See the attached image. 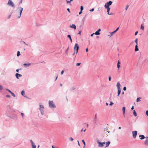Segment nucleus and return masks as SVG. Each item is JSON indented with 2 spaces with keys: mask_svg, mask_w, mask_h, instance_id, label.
Segmentation results:
<instances>
[{
  "mask_svg": "<svg viewBox=\"0 0 148 148\" xmlns=\"http://www.w3.org/2000/svg\"><path fill=\"white\" fill-rule=\"evenodd\" d=\"M110 132L107 127L105 128L103 132V134L104 136H108L110 134Z\"/></svg>",
  "mask_w": 148,
  "mask_h": 148,
  "instance_id": "1",
  "label": "nucleus"
},
{
  "mask_svg": "<svg viewBox=\"0 0 148 148\" xmlns=\"http://www.w3.org/2000/svg\"><path fill=\"white\" fill-rule=\"evenodd\" d=\"M112 3V2L111 1H110L109 2H107L106 3L104 7L105 8H110L109 6L111 5Z\"/></svg>",
  "mask_w": 148,
  "mask_h": 148,
  "instance_id": "2",
  "label": "nucleus"
},
{
  "mask_svg": "<svg viewBox=\"0 0 148 148\" xmlns=\"http://www.w3.org/2000/svg\"><path fill=\"white\" fill-rule=\"evenodd\" d=\"M49 105L51 108H55L56 107L53 102L52 101H49Z\"/></svg>",
  "mask_w": 148,
  "mask_h": 148,
  "instance_id": "3",
  "label": "nucleus"
},
{
  "mask_svg": "<svg viewBox=\"0 0 148 148\" xmlns=\"http://www.w3.org/2000/svg\"><path fill=\"white\" fill-rule=\"evenodd\" d=\"M7 4L12 7H14V3L10 0H9Z\"/></svg>",
  "mask_w": 148,
  "mask_h": 148,
  "instance_id": "4",
  "label": "nucleus"
},
{
  "mask_svg": "<svg viewBox=\"0 0 148 148\" xmlns=\"http://www.w3.org/2000/svg\"><path fill=\"white\" fill-rule=\"evenodd\" d=\"M40 107L39 109L40 110L42 114V115L43 114L44 107L42 105H40Z\"/></svg>",
  "mask_w": 148,
  "mask_h": 148,
  "instance_id": "5",
  "label": "nucleus"
},
{
  "mask_svg": "<svg viewBox=\"0 0 148 148\" xmlns=\"http://www.w3.org/2000/svg\"><path fill=\"white\" fill-rule=\"evenodd\" d=\"M23 10V8L21 7H20L19 8V10L20 11V14L19 15L17 16V18H20L21 16V15L22 12Z\"/></svg>",
  "mask_w": 148,
  "mask_h": 148,
  "instance_id": "6",
  "label": "nucleus"
},
{
  "mask_svg": "<svg viewBox=\"0 0 148 148\" xmlns=\"http://www.w3.org/2000/svg\"><path fill=\"white\" fill-rule=\"evenodd\" d=\"M97 143L99 144L98 146L99 147H103V145L106 143V142H105L101 143L99 141H98Z\"/></svg>",
  "mask_w": 148,
  "mask_h": 148,
  "instance_id": "7",
  "label": "nucleus"
},
{
  "mask_svg": "<svg viewBox=\"0 0 148 148\" xmlns=\"http://www.w3.org/2000/svg\"><path fill=\"white\" fill-rule=\"evenodd\" d=\"M133 136L134 138H135L137 134V131H134L132 132Z\"/></svg>",
  "mask_w": 148,
  "mask_h": 148,
  "instance_id": "8",
  "label": "nucleus"
},
{
  "mask_svg": "<svg viewBox=\"0 0 148 148\" xmlns=\"http://www.w3.org/2000/svg\"><path fill=\"white\" fill-rule=\"evenodd\" d=\"M76 48V53H77L78 52L79 48L78 45L77 43H76L75 45V46L74 48L75 50Z\"/></svg>",
  "mask_w": 148,
  "mask_h": 148,
  "instance_id": "9",
  "label": "nucleus"
},
{
  "mask_svg": "<svg viewBox=\"0 0 148 148\" xmlns=\"http://www.w3.org/2000/svg\"><path fill=\"white\" fill-rule=\"evenodd\" d=\"M30 141L32 144V148H36V146L35 145V144L34 143V142H33V141L31 140H30Z\"/></svg>",
  "mask_w": 148,
  "mask_h": 148,
  "instance_id": "10",
  "label": "nucleus"
},
{
  "mask_svg": "<svg viewBox=\"0 0 148 148\" xmlns=\"http://www.w3.org/2000/svg\"><path fill=\"white\" fill-rule=\"evenodd\" d=\"M16 78L17 79H18V77H21L22 76V75L20 74L17 73H16Z\"/></svg>",
  "mask_w": 148,
  "mask_h": 148,
  "instance_id": "11",
  "label": "nucleus"
},
{
  "mask_svg": "<svg viewBox=\"0 0 148 148\" xmlns=\"http://www.w3.org/2000/svg\"><path fill=\"white\" fill-rule=\"evenodd\" d=\"M122 110L123 111V115L124 116H125V107H123L122 108Z\"/></svg>",
  "mask_w": 148,
  "mask_h": 148,
  "instance_id": "12",
  "label": "nucleus"
},
{
  "mask_svg": "<svg viewBox=\"0 0 148 148\" xmlns=\"http://www.w3.org/2000/svg\"><path fill=\"white\" fill-rule=\"evenodd\" d=\"M107 9V12H108V15H112V13H109V11L110 10V8H106Z\"/></svg>",
  "mask_w": 148,
  "mask_h": 148,
  "instance_id": "13",
  "label": "nucleus"
},
{
  "mask_svg": "<svg viewBox=\"0 0 148 148\" xmlns=\"http://www.w3.org/2000/svg\"><path fill=\"white\" fill-rule=\"evenodd\" d=\"M139 137H140V139L141 140H143L145 138V137L143 135H140Z\"/></svg>",
  "mask_w": 148,
  "mask_h": 148,
  "instance_id": "14",
  "label": "nucleus"
},
{
  "mask_svg": "<svg viewBox=\"0 0 148 148\" xmlns=\"http://www.w3.org/2000/svg\"><path fill=\"white\" fill-rule=\"evenodd\" d=\"M147 138L148 139V137H147ZM144 143L145 145H148V139L145 140Z\"/></svg>",
  "mask_w": 148,
  "mask_h": 148,
  "instance_id": "15",
  "label": "nucleus"
},
{
  "mask_svg": "<svg viewBox=\"0 0 148 148\" xmlns=\"http://www.w3.org/2000/svg\"><path fill=\"white\" fill-rule=\"evenodd\" d=\"M116 86L118 88V89H121L120 88V84L119 82H118Z\"/></svg>",
  "mask_w": 148,
  "mask_h": 148,
  "instance_id": "16",
  "label": "nucleus"
},
{
  "mask_svg": "<svg viewBox=\"0 0 148 148\" xmlns=\"http://www.w3.org/2000/svg\"><path fill=\"white\" fill-rule=\"evenodd\" d=\"M70 27L73 28L75 29H76V26L74 24H72V25L71 26H70Z\"/></svg>",
  "mask_w": 148,
  "mask_h": 148,
  "instance_id": "17",
  "label": "nucleus"
},
{
  "mask_svg": "<svg viewBox=\"0 0 148 148\" xmlns=\"http://www.w3.org/2000/svg\"><path fill=\"white\" fill-rule=\"evenodd\" d=\"M30 63H29L28 64L25 63L23 64V65L25 67H27L29 66L30 65Z\"/></svg>",
  "mask_w": 148,
  "mask_h": 148,
  "instance_id": "18",
  "label": "nucleus"
},
{
  "mask_svg": "<svg viewBox=\"0 0 148 148\" xmlns=\"http://www.w3.org/2000/svg\"><path fill=\"white\" fill-rule=\"evenodd\" d=\"M110 142L109 141H108L106 143V147H108V146L109 145H110Z\"/></svg>",
  "mask_w": 148,
  "mask_h": 148,
  "instance_id": "19",
  "label": "nucleus"
},
{
  "mask_svg": "<svg viewBox=\"0 0 148 148\" xmlns=\"http://www.w3.org/2000/svg\"><path fill=\"white\" fill-rule=\"evenodd\" d=\"M138 50H139V49L138 48L137 45H136L135 46V51H138Z\"/></svg>",
  "mask_w": 148,
  "mask_h": 148,
  "instance_id": "20",
  "label": "nucleus"
},
{
  "mask_svg": "<svg viewBox=\"0 0 148 148\" xmlns=\"http://www.w3.org/2000/svg\"><path fill=\"white\" fill-rule=\"evenodd\" d=\"M120 62L119 60H118V62L117 63V67L118 68H119L120 67Z\"/></svg>",
  "mask_w": 148,
  "mask_h": 148,
  "instance_id": "21",
  "label": "nucleus"
},
{
  "mask_svg": "<svg viewBox=\"0 0 148 148\" xmlns=\"http://www.w3.org/2000/svg\"><path fill=\"white\" fill-rule=\"evenodd\" d=\"M118 95H117V96H119V95L121 93V89H118Z\"/></svg>",
  "mask_w": 148,
  "mask_h": 148,
  "instance_id": "22",
  "label": "nucleus"
},
{
  "mask_svg": "<svg viewBox=\"0 0 148 148\" xmlns=\"http://www.w3.org/2000/svg\"><path fill=\"white\" fill-rule=\"evenodd\" d=\"M67 37H68V38H69V39H70V41H71V42H72V39H71V35H67Z\"/></svg>",
  "mask_w": 148,
  "mask_h": 148,
  "instance_id": "23",
  "label": "nucleus"
},
{
  "mask_svg": "<svg viewBox=\"0 0 148 148\" xmlns=\"http://www.w3.org/2000/svg\"><path fill=\"white\" fill-rule=\"evenodd\" d=\"M133 114L135 116H137V114L134 110H133Z\"/></svg>",
  "mask_w": 148,
  "mask_h": 148,
  "instance_id": "24",
  "label": "nucleus"
},
{
  "mask_svg": "<svg viewBox=\"0 0 148 148\" xmlns=\"http://www.w3.org/2000/svg\"><path fill=\"white\" fill-rule=\"evenodd\" d=\"M21 94L22 95L24 96H25L24 95H25V91L23 90L21 92Z\"/></svg>",
  "mask_w": 148,
  "mask_h": 148,
  "instance_id": "25",
  "label": "nucleus"
},
{
  "mask_svg": "<svg viewBox=\"0 0 148 148\" xmlns=\"http://www.w3.org/2000/svg\"><path fill=\"white\" fill-rule=\"evenodd\" d=\"M141 99V97L138 98L137 99H136V101H137V102H139V101H140V99Z\"/></svg>",
  "mask_w": 148,
  "mask_h": 148,
  "instance_id": "26",
  "label": "nucleus"
},
{
  "mask_svg": "<svg viewBox=\"0 0 148 148\" xmlns=\"http://www.w3.org/2000/svg\"><path fill=\"white\" fill-rule=\"evenodd\" d=\"M95 34L96 35H99L100 34V33L98 32L97 31L95 32Z\"/></svg>",
  "mask_w": 148,
  "mask_h": 148,
  "instance_id": "27",
  "label": "nucleus"
},
{
  "mask_svg": "<svg viewBox=\"0 0 148 148\" xmlns=\"http://www.w3.org/2000/svg\"><path fill=\"white\" fill-rule=\"evenodd\" d=\"M115 33V32L114 31L110 33L111 35H110V37H111Z\"/></svg>",
  "mask_w": 148,
  "mask_h": 148,
  "instance_id": "28",
  "label": "nucleus"
},
{
  "mask_svg": "<svg viewBox=\"0 0 148 148\" xmlns=\"http://www.w3.org/2000/svg\"><path fill=\"white\" fill-rule=\"evenodd\" d=\"M140 29L143 30H144V27L143 26L142 24L141 26Z\"/></svg>",
  "mask_w": 148,
  "mask_h": 148,
  "instance_id": "29",
  "label": "nucleus"
},
{
  "mask_svg": "<svg viewBox=\"0 0 148 148\" xmlns=\"http://www.w3.org/2000/svg\"><path fill=\"white\" fill-rule=\"evenodd\" d=\"M134 41L136 42V45H138V39L137 38H136L135 40Z\"/></svg>",
  "mask_w": 148,
  "mask_h": 148,
  "instance_id": "30",
  "label": "nucleus"
},
{
  "mask_svg": "<svg viewBox=\"0 0 148 148\" xmlns=\"http://www.w3.org/2000/svg\"><path fill=\"white\" fill-rule=\"evenodd\" d=\"M20 55V53L19 51H18L17 52V56H19Z\"/></svg>",
  "mask_w": 148,
  "mask_h": 148,
  "instance_id": "31",
  "label": "nucleus"
},
{
  "mask_svg": "<svg viewBox=\"0 0 148 148\" xmlns=\"http://www.w3.org/2000/svg\"><path fill=\"white\" fill-rule=\"evenodd\" d=\"M11 95L14 97H15V94L13 92H11V93H10Z\"/></svg>",
  "mask_w": 148,
  "mask_h": 148,
  "instance_id": "32",
  "label": "nucleus"
},
{
  "mask_svg": "<svg viewBox=\"0 0 148 148\" xmlns=\"http://www.w3.org/2000/svg\"><path fill=\"white\" fill-rule=\"evenodd\" d=\"M82 142H83L84 144V147H85V145H86V143H85V141H84V140H82Z\"/></svg>",
  "mask_w": 148,
  "mask_h": 148,
  "instance_id": "33",
  "label": "nucleus"
},
{
  "mask_svg": "<svg viewBox=\"0 0 148 148\" xmlns=\"http://www.w3.org/2000/svg\"><path fill=\"white\" fill-rule=\"evenodd\" d=\"M3 89V87L2 86L0 85V90H1Z\"/></svg>",
  "mask_w": 148,
  "mask_h": 148,
  "instance_id": "34",
  "label": "nucleus"
},
{
  "mask_svg": "<svg viewBox=\"0 0 148 148\" xmlns=\"http://www.w3.org/2000/svg\"><path fill=\"white\" fill-rule=\"evenodd\" d=\"M80 9L82 11L83 10V7L82 6H81Z\"/></svg>",
  "mask_w": 148,
  "mask_h": 148,
  "instance_id": "35",
  "label": "nucleus"
},
{
  "mask_svg": "<svg viewBox=\"0 0 148 148\" xmlns=\"http://www.w3.org/2000/svg\"><path fill=\"white\" fill-rule=\"evenodd\" d=\"M119 29V27H118L117 29L114 31L115 32H116Z\"/></svg>",
  "mask_w": 148,
  "mask_h": 148,
  "instance_id": "36",
  "label": "nucleus"
},
{
  "mask_svg": "<svg viewBox=\"0 0 148 148\" xmlns=\"http://www.w3.org/2000/svg\"><path fill=\"white\" fill-rule=\"evenodd\" d=\"M69 139L71 141H73V138L72 137H71L69 138Z\"/></svg>",
  "mask_w": 148,
  "mask_h": 148,
  "instance_id": "37",
  "label": "nucleus"
},
{
  "mask_svg": "<svg viewBox=\"0 0 148 148\" xmlns=\"http://www.w3.org/2000/svg\"><path fill=\"white\" fill-rule=\"evenodd\" d=\"M6 90H7L8 91V92H10V93H11V92H12L10 90H9V89H6Z\"/></svg>",
  "mask_w": 148,
  "mask_h": 148,
  "instance_id": "38",
  "label": "nucleus"
},
{
  "mask_svg": "<svg viewBox=\"0 0 148 148\" xmlns=\"http://www.w3.org/2000/svg\"><path fill=\"white\" fill-rule=\"evenodd\" d=\"M146 114L147 116H148V110L146 112Z\"/></svg>",
  "mask_w": 148,
  "mask_h": 148,
  "instance_id": "39",
  "label": "nucleus"
},
{
  "mask_svg": "<svg viewBox=\"0 0 148 148\" xmlns=\"http://www.w3.org/2000/svg\"><path fill=\"white\" fill-rule=\"evenodd\" d=\"M114 103L112 102H111L110 103V106H111L113 105Z\"/></svg>",
  "mask_w": 148,
  "mask_h": 148,
  "instance_id": "40",
  "label": "nucleus"
},
{
  "mask_svg": "<svg viewBox=\"0 0 148 148\" xmlns=\"http://www.w3.org/2000/svg\"><path fill=\"white\" fill-rule=\"evenodd\" d=\"M129 7V5H127L126 8H125V10H127V9H128V8Z\"/></svg>",
  "mask_w": 148,
  "mask_h": 148,
  "instance_id": "41",
  "label": "nucleus"
},
{
  "mask_svg": "<svg viewBox=\"0 0 148 148\" xmlns=\"http://www.w3.org/2000/svg\"><path fill=\"white\" fill-rule=\"evenodd\" d=\"M66 1L67 3H69L71 2L70 1H68L67 0H66Z\"/></svg>",
  "mask_w": 148,
  "mask_h": 148,
  "instance_id": "42",
  "label": "nucleus"
},
{
  "mask_svg": "<svg viewBox=\"0 0 148 148\" xmlns=\"http://www.w3.org/2000/svg\"><path fill=\"white\" fill-rule=\"evenodd\" d=\"M81 64V63H77L76 64V65L77 66H79Z\"/></svg>",
  "mask_w": 148,
  "mask_h": 148,
  "instance_id": "43",
  "label": "nucleus"
},
{
  "mask_svg": "<svg viewBox=\"0 0 148 148\" xmlns=\"http://www.w3.org/2000/svg\"><path fill=\"white\" fill-rule=\"evenodd\" d=\"M64 70L62 71L61 73V74H62V75L63 74V73H64Z\"/></svg>",
  "mask_w": 148,
  "mask_h": 148,
  "instance_id": "44",
  "label": "nucleus"
},
{
  "mask_svg": "<svg viewBox=\"0 0 148 148\" xmlns=\"http://www.w3.org/2000/svg\"><path fill=\"white\" fill-rule=\"evenodd\" d=\"M138 33V31H136L135 33V35H136H136H137Z\"/></svg>",
  "mask_w": 148,
  "mask_h": 148,
  "instance_id": "45",
  "label": "nucleus"
},
{
  "mask_svg": "<svg viewBox=\"0 0 148 148\" xmlns=\"http://www.w3.org/2000/svg\"><path fill=\"white\" fill-rule=\"evenodd\" d=\"M126 90V88L125 87H124L123 88V90Z\"/></svg>",
  "mask_w": 148,
  "mask_h": 148,
  "instance_id": "46",
  "label": "nucleus"
},
{
  "mask_svg": "<svg viewBox=\"0 0 148 148\" xmlns=\"http://www.w3.org/2000/svg\"><path fill=\"white\" fill-rule=\"evenodd\" d=\"M111 77L110 76L109 77V79H109V81H111Z\"/></svg>",
  "mask_w": 148,
  "mask_h": 148,
  "instance_id": "47",
  "label": "nucleus"
},
{
  "mask_svg": "<svg viewBox=\"0 0 148 148\" xmlns=\"http://www.w3.org/2000/svg\"><path fill=\"white\" fill-rule=\"evenodd\" d=\"M11 14L10 15H9L8 16V19H9V18H10V17L11 16Z\"/></svg>",
  "mask_w": 148,
  "mask_h": 148,
  "instance_id": "48",
  "label": "nucleus"
},
{
  "mask_svg": "<svg viewBox=\"0 0 148 148\" xmlns=\"http://www.w3.org/2000/svg\"><path fill=\"white\" fill-rule=\"evenodd\" d=\"M86 130V129H85L84 130H83V129H82V130H81V131L82 132L83 131H84V132H85Z\"/></svg>",
  "mask_w": 148,
  "mask_h": 148,
  "instance_id": "49",
  "label": "nucleus"
},
{
  "mask_svg": "<svg viewBox=\"0 0 148 148\" xmlns=\"http://www.w3.org/2000/svg\"><path fill=\"white\" fill-rule=\"evenodd\" d=\"M67 10H68V11L69 12V13H70V9L69 8H67Z\"/></svg>",
  "mask_w": 148,
  "mask_h": 148,
  "instance_id": "50",
  "label": "nucleus"
},
{
  "mask_svg": "<svg viewBox=\"0 0 148 148\" xmlns=\"http://www.w3.org/2000/svg\"><path fill=\"white\" fill-rule=\"evenodd\" d=\"M94 10V8H92V9L90 10V11H93Z\"/></svg>",
  "mask_w": 148,
  "mask_h": 148,
  "instance_id": "51",
  "label": "nucleus"
},
{
  "mask_svg": "<svg viewBox=\"0 0 148 148\" xmlns=\"http://www.w3.org/2000/svg\"><path fill=\"white\" fill-rule=\"evenodd\" d=\"M21 115L23 116H24V114H23V113H21Z\"/></svg>",
  "mask_w": 148,
  "mask_h": 148,
  "instance_id": "52",
  "label": "nucleus"
},
{
  "mask_svg": "<svg viewBox=\"0 0 148 148\" xmlns=\"http://www.w3.org/2000/svg\"><path fill=\"white\" fill-rule=\"evenodd\" d=\"M86 52H87L88 51V48H87L86 49Z\"/></svg>",
  "mask_w": 148,
  "mask_h": 148,
  "instance_id": "53",
  "label": "nucleus"
},
{
  "mask_svg": "<svg viewBox=\"0 0 148 148\" xmlns=\"http://www.w3.org/2000/svg\"><path fill=\"white\" fill-rule=\"evenodd\" d=\"M19 69H17L16 70V71L17 72H18V71H19Z\"/></svg>",
  "mask_w": 148,
  "mask_h": 148,
  "instance_id": "54",
  "label": "nucleus"
},
{
  "mask_svg": "<svg viewBox=\"0 0 148 148\" xmlns=\"http://www.w3.org/2000/svg\"><path fill=\"white\" fill-rule=\"evenodd\" d=\"M95 34V33H93V34H91V36H93V35H94V34Z\"/></svg>",
  "mask_w": 148,
  "mask_h": 148,
  "instance_id": "55",
  "label": "nucleus"
},
{
  "mask_svg": "<svg viewBox=\"0 0 148 148\" xmlns=\"http://www.w3.org/2000/svg\"><path fill=\"white\" fill-rule=\"evenodd\" d=\"M82 11H80V12H79V14H80L82 13Z\"/></svg>",
  "mask_w": 148,
  "mask_h": 148,
  "instance_id": "56",
  "label": "nucleus"
},
{
  "mask_svg": "<svg viewBox=\"0 0 148 148\" xmlns=\"http://www.w3.org/2000/svg\"><path fill=\"white\" fill-rule=\"evenodd\" d=\"M101 31V29H99L98 30H97V31L98 32H99L100 31Z\"/></svg>",
  "mask_w": 148,
  "mask_h": 148,
  "instance_id": "57",
  "label": "nucleus"
},
{
  "mask_svg": "<svg viewBox=\"0 0 148 148\" xmlns=\"http://www.w3.org/2000/svg\"><path fill=\"white\" fill-rule=\"evenodd\" d=\"M101 31V29H99L98 30H97V31L98 32H99L100 31Z\"/></svg>",
  "mask_w": 148,
  "mask_h": 148,
  "instance_id": "58",
  "label": "nucleus"
},
{
  "mask_svg": "<svg viewBox=\"0 0 148 148\" xmlns=\"http://www.w3.org/2000/svg\"><path fill=\"white\" fill-rule=\"evenodd\" d=\"M22 3V0H21L20 2V3Z\"/></svg>",
  "mask_w": 148,
  "mask_h": 148,
  "instance_id": "59",
  "label": "nucleus"
},
{
  "mask_svg": "<svg viewBox=\"0 0 148 148\" xmlns=\"http://www.w3.org/2000/svg\"><path fill=\"white\" fill-rule=\"evenodd\" d=\"M81 33V31H79V33H78V34H79L80 35Z\"/></svg>",
  "mask_w": 148,
  "mask_h": 148,
  "instance_id": "60",
  "label": "nucleus"
},
{
  "mask_svg": "<svg viewBox=\"0 0 148 148\" xmlns=\"http://www.w3.org/2000/svg\"><path fill=\"white\" fill-rule=\"evenodd\" d=\"M134 109V106H133L132 107L131 109L132 110H133Z\"/></svg>",
  "mask_w": 148,
  "mask_h": 148,
  "instance_id": "61",
  "label": "nucleus"
},
{
  "mask_svg": "<svg viewBox=\"0 0 148 148\" xmlns=\"http://www.w3.org/2000/svg\"><path fill=\"white\" fill-rule=\"evenodd\" d=\"M77 142H78V145L79 146H80V144L79 143V141L78 140H77Z\"/></svg>",
  "mask_w": 148,
  "mask_h": 148,
  "instance_id": "62",
  "label": "nucleus"
},
{
  "mask_svg": "<svg viewBox=\"0 0 148 148\" xmlns=\"http://www.w3.org/2000/svg\"><path fill=\"white\" fill-rule=\"evenodd\" d=\"M6 96H7V97H10V95H7Z\"/></svg>",
  "mask_w": 148,
  "mask_h": 148,
  "instance_id": "63",
  "label": "nucleus"
},
{
  "mask_svg": "<svg viewBox=\"0 0 148 148\" xmlns=\"http://www.w3.org/2000/svg\"><path fill=\"white\" fill-rule=\"evenodd\" d=\"M106 104L107 106H108V103H106Z\"/></svg>",
  "mask_w": 148,
  "mask_h": 148,
  "instance_id": "64",
  "label": "nucleus"
}]
</instances>
